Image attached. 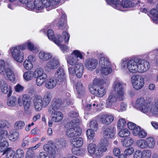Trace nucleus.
Wrapping results in <instances>:
<instances>
[{
    "instance_id": "nucleus-57",
    "label": "nucleus",
    "mask_w": 158,
    "mask_h": 158,
    "mask_svg": "<svg viewBox=\"0 0 158 158\" xmlns=\"http://www.w3.org/2000/svg\"><path fill=\"white\" fill-rule=\"evenodd\" d=\"M15 155V152L11 150L8 149L6 151V158H14Z\"/></svg>"
},
{
    "instance_id": "nucleus-56",
    "label": "nucleus",
    "mask_w": 158,
    "mask_h": 158,
    "mask_svg": "<svg viewBox=\"0 0 158 158\" xmlns=\"http://www.w3.org/2000/svg\"><path fill=\"white\" fill-rule=\"evenodd\" d=\"M19 135V134L18 132H14L10 135V139L12 141H15L18 139Z\"/></svg>"
},
{
    "instance_id": "nucleus-23",
    "label": "nucleus",
    "mask_w": 158,
    "mask_h": 158,
    "mask_svg": "<svg viewBox=\"0 0 158 158\" xmlns=\"http://www.w3.org/2000/svg\"><path fill=\"white\" fill-rule=\"evenodd\" d=\"M62 104L61 100L59 98H56L53 100L51 105L48 110V112H51L52 110H57L61 107Z\"/></svg>"
},
{
    "instance_id": "nucleus-20",
    "label": "nucleus",
    "mask_w": 158,
    "mask_h": 158,
    "mask_svg": "<svg viewBox=\"0 0 158 158\" xmlns=\"http://www.w3.org/2000/svg\"><path fill=\"white\" fill-rule=\"evenodd\" d=\"M43 148L46 151L49 153L52 158H55L56 157L57 153L56 150L53 147L52 142L49 141L48 143L44 145Z\"/></svg>"
},
{
    "instance_id": "nucleus-63",
    "label": "nucleus",
    "mask_w": 158,
    "mask_h": 158,
    "mask_svg": "<svg viewBox=\"0 0 158 158\" xmlns=\"http://www.w3.org/2000/svg\"><path fill=\"white\" fill-rule=\"evenodd\" d=\"M62 35L65 42H68L70 38L69 34L66 31H64L63 32Z\"/></svg>"
},
{
    "instance_id": "nucleus-40",
    "label": "nucleus",
    "mask_w": 158,
    "mask_h": 158,
    "mask_svg": "<svg viewBox=\"0 0 158 158\" xmlns=\"http://www.w3.org/2000/svg\"><path fill=\"white\" fill-rule=\"evenodd\" d=\"M133 139L131 138L128 137L124 139L122 141L123 147H127L131 146L134 142Z\"/></svg>"
},
{
    "instance_id": "nucleus-27",
    "label": "nucleus",
    "mask_w": 158,
    "mask_h": 158,
    "mask_svg": "<svg viewBox=\"0 0 158 158\" xmlns=\"http://www.w3.org/2000/svg\"><path fill=\"white\" fill-rule=\"evenodd\" d=\"M106 1L108 4L111 6L115 9L122 11L124 10L122 2L121 4L119 0H106Z\"/></svg>"
},
{
    "instance_id": "nucleus-58",
    "label": "nucleus",
    "mask_w": 158,
    "mask_h": 158,
    "mask_svg": "<svg viewBox=\"0 0 158 158\" xmlns=\"http://www.w3.org/2000/svg\"><path fill=\"white\" fill-rule=\"evenodd\" d=\"M147 135V132L143 129H141L137 136L139 138L143 139L145 138Z\"/></svg>"
},
{
    "instance_id": "nucleus-4",
    "label": "nucleus",
    "mask_w": 158,
    "mask_h": 158,
    "mask_svg": "<svg viewBox=\"0 0 158 158\" xmlns=\"http://www.w3.org/2000/svg\"><path fill=\"white\" fill-rule=\"evenodd\" d=\"M80 122V121L78 119H74L66 124L65 127L69 128L65 132L68 137L72 138L81 134L82 132L81 129L78 127Z\"/></svg>"
},
{
    "instance_id": "nucleus-51",
    "label": "nucleus",
    "mask_w": 158,
    "mask_h": 158,
    "mask_svg": "<svg viewBox=\"0 0 158 158\" xmlns=\"http://www.w3.org/2000/svg\"><path fill=\"white\" fill-rule=\"evenodd\" d=\"M126 123V121L124 118H120L118 122V127L119 129L123 128L125 127Z\"/></svg>"
},
{
    "instance_id": "nucleus-3",
    "label": "nucleus",
    "mask_w": 158,
    "mask_h": 158,
    "mask_svg": "<svg viewBox=\"0 0 158 158\" xmlns=\"http://www.w3.org/2000/svg\"><path fill=\"white\" fill-rule=\"evenodd\" d=\"M26 48L30 51L34 49L33 44L29 41H27L22 45L11 47L10 51L14 59L19 63H22L23 60L24 55L20 50H24Z\"/></svg>"
},
{
    "instance_id": "nucleus-35",
    "label": "nucleus",
    "mask_w": 158,
    "mask_h": 158,
    "mask_svg": "<svg viewBox=\"0 0 158 158\" xmlns=\"http://www.w3.org/2000/svg\"><path fill=\"white\" fill-rule=\"evenodd\" d=\"M65 144V142L64 141L57 139L55 140L54 143H52V145L53 147H54L56 152L58 149L64 146Z\"/></svg>"
},
{
    "instance_id": "nucleus-11",
    "label": "nucleus",
    "mask_w": 158,
    "mask_h": 158,
    "mask_svg": "<svg viewBox=\"0 0 158 158\" xmlns=\"http://www.w3.org/2000/svg\"><path fill=\"white\" fill-rule=\"evenodd\" d=\"M78 58L81 59L83 58L82 54L78 50H74L71 55L67 58V62L68 64L71 65H75L78 63Z\"/></svg>"
},
{
    "instance_id": "nucleus-2",
    "label": "nucleus",
    "mask_w": 158,
    "mask_h": 158,
    "mask_svg": "<svg viewBox=\"0 0 158 158\" xmlns=\"http://www.w3.org/2000/svg\"><path fill=\"white\" fill-rule=\"evenodd\" d=\"M23 79L26 81H30L34 77L36 78V84L38 86L43 85L46 81L47 75L45 73L44 69L41 68L36 69L34 72L28 71L25 72L23 74Z\"/></svg>"
},
{
    "instance_id": "nucleus-32",
    "label": "nucleus",
    "mask_w": 158,
    "mask_h": 158,
    "mask_svg": "<svg viewBox=\"0 0 158 158\" xmlns=\"http://www.w3.org/2000/svg\"><path fill=\"white\" fill-rule=\"evenodd\" d=\"M52 96V94L49 92H46L44 94L43 99L44 107H46L51 101Z\"/></svg>"
},
{
    "instance_id": "nucleus-16",
    "label": "nucleus",
    "mask_w": 158,
    "mask_h": 158,
    "mask_svg": "<svg viewBox=\"0 0 158 158\" xmlns=\"http://www.w3.org/2000/svg\"><path fill=\"white\" fill-rule=\"evenodd\" d=\"M97 60L94 58H89L85 60V66L88 70L92 71L95 69L98 64Z\"/></svg>"
},
{
    "instance_id": "nucleus-6",
    "label": "nucleus",
    "mask_w": 158,
    "mask_h": 158,
    "mask_svg": "<svg viewBox=\"0 0 158 158\" xmlns=\"http://www.w3.org/2000/svg\"><path fill=\"white\" fill-rule=\"evenodd\" d=\"M113 87L114 91L117 93L119 100H123L125 98L124 89L123 82L119 79L117 78L113 82Z\"/></svg>"
},
{
    "instance_id": "nucleus-9",
    "label": "nucleus",
    "mask_w": 158,
    "mask_h": 158,
    "mask_svg": "<svg viewBox=\"0 0 158 158\" xmlns=\"http://www.w3.org/2000/svg\"><path fill=\"white\" fill-rule=\"evenodd\" d=\"M132 84L134 88L137 90H139L143 86L144 79L141 76L137 74L133 75L131 78Z\"/></svg>"
},
{
    "instance_id": "nucleus-60",
    "label": "nucleus",
    "mask_w": 158,
    "mask_h": 158,
    "mask_svg": "<svg viewBox=\"0 0 158 158\" xmlns=\"http://www.w3.org/2000/svg\"><path fill=\"white\" fill-rule=\"evenodd\" d=\"M134 149L133 147H130L126 149L124 153L126 155H131L134 152Z\"/></svg>"
},
{
    "instance_id": "nucleus-39",
    "label": "nucleus",
    "mask_w": 158,
    "mask_h": 158,
    "mask_svg": "<svg viewBox=\"0 0 158 158\" xmlns=\"http://www.w3.org/2000/svg\"><path fill=\"white\" fill-rule=\"evenodd\" d=\"M8 145V143L6 141H3L1 143H0V153L3 152L2 155H4L6 153V151Z\"/></svg>"
},
{
    "instance_id": "nucleus-47",
    "label": "nucleus",
    "mask_w": 158,
    "mask_h": 158,
    "mask_svg": "<svg viewBox=\"0 0 158 158\" xmlns=\"http://www.w3.org/2000/svg\"><path fill=\"white\" fill-rule=\"evenodd\" d=\"M89 126L91 129L95 131H97L98 128V123L95 120H92L90 122Z\"/></svg>"
},
{
    "instance_id": "nucleus-61",
    "label": "nucleus",
    "mask_w": 158,
    "mask_h": 158,
    "mask_svg": "<svg viewBox=\"0 0 158 158\" xmlns=\"http://www.w3.org/2000/svg\"><path fill=\"white\" fill-rule=\"evenodd\" d=\"M142 152L140 150H136L134 154V158H142Z\"/></svg>"
},
{
    "instance_id": "nucleus-36",
    "label": "nucleus",
    "mask_w": 158,
    "mask_h": 158,
    "mask_svg": "<svg viewBox=\"0 0 158 158\" xmlns=\"http://www.w3.org/2000/svg\"><path fill=\"white\" fill-rule=\"evenodd\" d=\"M147 148H153L155 144V140L154 138L152 137H149L146 139Z\"/></svg>"
},
{
    "instance_id": "nucleus-13",
    "label": "nucleus",
    "mask_w": 158,
    "mask_h": 158,
    "mask_svg": "<svg viewBox=\"0 0 158 158\" xmlns=\"http://www.w3.org/2000/svg\"><path fill=\"white\" fill-rule=\"evenodd\" d=\"M89 89L92 94L100 97L104 96L106 92V89L101 86L93 85L92 86H89Z\"/></svg>"
},
{
    "instance_id": "nucleus-18",
    "label": "nucleus",
    "mask_w": 158,
    "mask_h": 158,
    "mask_svg": "<svg viewBox=\"0 0 158 158\" xmlns=\"http://www.w3.org/2000/svg\"><path fill=\"white\" fill-rule=\"evenodd\" d=\"M47 35L48 39L53 41L57 45H59L63 41V39L61 35H59L54 38V32L51 29L48 30Z\"/></svg>"
},
{
    "instance_id": "nucleus-43",
    "label": "nucleus",
    "mask_w": 158,
    "mask_h": 158,
    "mask_svg": "<svg viewBox=\"0 0 158 158\" xmlns=\"http://www.w3.org/2000/svg\"><path fill=\"white\" fill-rule=\"evenodd\" d=\"M136 144L139 148L141 149H144L147 148L146 140L139 139L136 141Z\"/></svg>"
},
{
    "instance_id": "nucleus-17",
    "label": "nucleus",
    "mask_w": 158,
    "mask_h": 158,
    "mask_svg": "<svg viewBox=\"0 0 158 158\" xmlns=\"http://www.w3.org/2000/svg\"><path fill=\"white\" fill-rule=\"evenodd\" d=\"M147 110L145 113L150 116H158V102L154 104L149 103Z\"/></svg>"
},
{
    "instance_id": "nucleus-37",
    "label": "nucleus",
    "mask_w": 158,
    "mask_h": 158,
    "mask_svg": "<svg viewBox=\"0 0 158 158\" xmlns=\"http://www.w3.org/2000/svg\"><path fill=\"white\" fill-rule=\"evenodd\" d=\"M112 70L111 65L101 67L100 68L101 73L102 75H107L110 73Z\"/></svg>"
},
{
    "instance_id": "nucleus-59",
    "label": "nucleus",
    "mask_w": 158,
    "mask_h": 158,
    "mask_svg": "<svg viewBox=\"0 0 158 158\" xmlns=\"http://www.w3.org/2000/svg\"><path fill=\"white\" fill-rule=\"evenodd\" d=\"M7 135L8 132L6 130L2 129L0 130V138L2 139L6 137Z\"/></svg>"
},
{
    "instance_id": "nucleus-22",
    "label": "nucleus",
    "mask_w": 158,
    "mask_h": 158,
    "mask_svg": "<svg viewBox=\"0 0 158 158\" xmlns=\"http://www.w3.org/2000/svg\"><path fill=\"white\" fill-rule=\"evenodd\" d=\"M34 105L36 111L41 110L43 107H44L43 99L41 96H36L34 99Z\"/></svg>"
},
{
    "instance_id": "nucleus-54",
    "label": "nucleus",
    "mask_w": 158,
    "mask_h": 158,
    "mask_svg": "<svg viewBox=\"0 0 158 158\" xmlns=\"http://www.w3.org/2000/svg\"><path fill=\"white\" fill-rule=\"evenodd\" d=\"M16 154L17 158H23L24 152L23 150L21 149H18L16 151Z\"/></svg>"
},
{
    "instance_id": "nucleus-62",
    "label": "nucleus",
    "mask_w": 158,
    "mask_h": 158,
    "mask_svg": "<svg viewBox=\"0 0 158 158\" xmlns=\"http://www.w3.org/2000/svg\"><path fill=\"white\" fill-rule=\"evenodd\" d=\"M9 124V122L6 120H0V129L5 128Z\"/></svg>"
},
{
    "instance_id": "nucleus-21",
    "label": "nucleus",
    "mask_w": 158,
    "mask_h": 158,
    "mask_svg": "<svg viewBox=\"0 0 158 158\" xmlns=\"http://www.w3.org/2000/svg\"><path fill=\"white\" fill-rule=\"evenodd\" d=\"M22 101L24 113L27 115L30 114L31 113V111L30 110V108L31 105L30 101L27 98V95H23Z\"/></svg>"
},
{
    "instance_id": "nucleus-14",
    "label": "nucleus",
    "mask_w": 158,
    "mask_h": 158,
    "mask_svg": "<svg viewBox=\"0 0 158 158\" xmlns=\"http://www.w3.org/2000/svg\"><path fill=\"white\" fill-rule=\"evenodd\" d=\"M98 118L100 123L106 125H110L114 120V116L111 114H100L98 116Z\"/></svg>"
},
{
    "instance_id": "nucleus-28",
    "label": "nucleus",
    "mask_w": 158,
    "mask_h": 158,
    "mask_svg": "<svg viewBox=\"0 0 158 158\" xmlns=\"http://www.w3.org/2000/svg\"><path fill=\"white\" fill-rule=\"evenodd\" d=\"M70 143L74 147L80 148L83 144V140L81 137L73 138L71 139Z\"/></svg>"
},
{
    "instance_id": "nucleus-52",
    "label": "nucleus",
    "mask_w": 158,
    "mask_h": 158,
    "mask_svg": "<svg viewBox=\"0 0 158 158\" xmlns=\"http://www.w3.org/2000/svg\"><path fill=\"white\" fill-rule=\"evenodd\" d=\"M142 158H150L151 156V152L148 150H145L142 152Z\"/></svg>"
},
{
    "instance_id": "nucleus-1",
    "label": "nucleus",
    "mask_w": 158,
    "mask_h": 158,
    "mask_svg": "<svg viewBox=\"0 0 158 158\" xmlns=\"http://www.w3.org/2000/svg\"><path fill=\"white\" fill-rule=\"evenodd\" d=\"M120 64L123 70L132 73H143L147 71L150 68L148 61L138 58L129 60L124 58L121 60Z\"/></svg>"
},
{
    "instance_id": "nucleus-64",
    "label": "nucleus",
    "mask_w": 158,
    "mask_h": 158,
    "mask_svg": "<svg viewBox=\"0 0 158 158\" xmlns=\"http://www.w3.org/2000/svg\"><path fill=\"white\" fill-rule=\"evenodd\" d=\"M141 129L139 126L136 127L133 130V134L134 136H137Z\"/></svg>"
},
{
    "instance_id": "nucleus-5",
    "label": "nucleus",
    "mask_w": 158,
    "mask_h": 158,
    "mask_svg": "<svg viewBox=\"0 0 158 158\" xmlns=\"http://www.w3.org/2000/svg\"><path fill=\"white\" fill-rule=\"evenodd\" d=\"M87 150L89 154L93 158H100L103 155L102 153L107 150L105 146L96 145L94 143H91L87 146Z\"/></svg>"
},
{
    "instance_id": "nucleus-8",
    "label": "nucleus",
    "mask_w": 158,
    "mask_h": 158,
    "mask_svg": "<svg viewBox=\"0 0 158 158\" xmlns=\"http://www.w3.org/2000/svg\"><path fill=\"white\" fill-rule=\"evenodd\" d=\"M0 73L6 74L7 78L11 81H14L15 75L14 72L10 68H5V63L3 60H0Z\"/></svg>"
},
{
    "instance_id": "nucleus-15",
    "label": "nucleus",
    "mask_w": 158,
    "mask_h": 158,
    "mask_svg": "<svg viewBox=\"0 0 158 158\" xmlns=\"http://www.w3.org/2000/svg\"><path fill=\"white\" fill-rule=\"evenodd\" d=\"M60 65L59 60L56 58H52L46 64L44 69L45 71H49L52 69H56Z\"/></svg>"
},
{
    "instance_id": "nucleus-29",
    "label": "nucleus",
    "mask_w": 158,
    "mask_h": 158,
    "mask_svg": "<svg viewBox=\"0 0 158 158\" xmlns=\"http://www.w3.org/2000/svg\"><path fill=\"white\" fill-rule=\"evenodd\" d=\"M60 0H45L44 4L46 7H50L51 9L56 8L60 3Z\"/></svg>"
},
{
    "instance_id": "nucleus-30",
    "label": "nucleus",
    "mask_w": 158,
    "mask_h": 158,
    "mask_svg": "<svg viewBox=\"0 0 158 158\" xmlns=\"http://www.w3.org/2000/svg\"><path fill=\"white\" fill-rule=\"evenodd\" d=\"M57 84L58 82L57 79L54 77H52L46 81L45 86L48 89H52L55 87Z\"/></svg>"
},
{
    "instance_id": "nucleus-53",
    "label": "nucleus",
    "mask_w": 158,
    "mask_h": 158,
    "mask_svg": "<svg viewBox=\"0 0 158 158\" xmlns=\"http://www.w3.org/2000/svg\"><path fill=\"white\" fill-rule=\"evenodd\" d=\"M86 135L88 139H92L94 136L95 133L92 130L89 129L86 131Z\"/></svg>"
},
{
    "instance_id": "nucleus-24",
    "label": "nucleus",
    "mask_w": 158,
    "mask_h": 158,
    "mask_svg": "<svg viewBox=\"0 0 158 158\" xmlns=\"http://www.w3.org/2000/svg\"><path fill=\"white\" fill-rule=\"evenodd\" d=\"M116 130L114 128L108 127L106 128L103 132V137L105 139L113 138L115 134Z\"/></svg>"
},
{
    "instance_id": "nucleus-26",
    "label": "nucleus",
    "mask_w": 158,
    "mask_h": 158,
    "mask_svg": "<svg viewBox=\"0 0 158 158\" xmlns=\"http://www.w3.org/2000/svg\"><path fill=\"white\" fill-rule=\"evenodd\" d=\"M52 115L53 121L54 122H59L63 118V114L60 111L57 110H52L51 112H48Z\"/></svg>"
},
{
    "instance_id": "nucleus-55",
    "label": "nucleus",
    "mask_w": 158,
    "mask_h": 158,
    "mask_svg": "<svg viewBox=\"0 0 158 158\" xmlns=\"http://www.w3.org/2000/svg\"><path fill=\"white\" fill-rule=\"evenodd\" d=\"M137 4L139 5V6H141L140 10L142 12L147 14H148V9L145 7H143L145 5L143 3L141 2L140 1H138V3Z\"/></svg>"
},
{
    "instance_id": "nucleus-42",
    "label": "nucleus",
    "mask_w": 158,
    "mask_h": 158,
    "mask_svg": "<svg viewBox=\"0 0 158 158\" xmlns=\"http://www.w3.org/2000/svg\"><path fill=\"white\" fill-rule=\"evenodd\" d=\"M17 103V98L14 96L10 97L7 101V105L9 106H15Z\"/></svg>"
},
{
    "instance_id": "nucleus-19",
    "label": "nucleus",
    "mask_w": 158,
    "mask_h": 158,
    "mask_svg": "<svg viewBox=\"0 0 158 158\" xmlns=\"http://www.w3.org/2000/svg\"><path fill=\"white\" fill-rule=\"evenodd\" d=\"M0 88L2 92L4 94H7L8 97H10L12 93V89L10 86H8L6 82L4 80L0 81Z\"/></svg>"
},
{
    "instance_id": "nucleus-34",
    "label": "nucleus",
    "mask_w": 158,
    "mask_h": 158,
    "mask_svg": "<svg viewBox=\"0 0 158 158\" xmlns=\"http://www.w3.org/2000/svg\"><path fill=\"white\" fill-rule=\"evenodd\" d=\"M99 64L101 67L111 65L108 59L106 56L102 57L100 58Z\"/></svg>"
},
{
    "instance_id": "nucleus-44",
    "label": "nucleus",
    "mask_w": 158,
    "mask_h": 158,
    "mask_svg": "<svg viewBox=\"0 0 158 158\" xmlns=\"http://www.w3.org/2000/svg\"><path fill=\"white\" fill-rule=\"evenodd\" d=\"M76 88L77 93L81 95L84 94L85 90L83 88L82 83L80 81L77 82L76 85Z\"/></svg>"
},
{
    "instance_id": "nucleus-25",
    "label": "nucleus",
    "mask_w": 158,
    "mask_h": 158,
    "mask_svg": "<svg viewBox=\"0 0 158 158\" xmlns=\"http://www.w3.org/2000/svg\"><path fill=\"white\" fill-rule=\"evenodd\" d=\"M117 100V97L116 95L113 93L110 94L106 101V106L107 108H113V106Z\"/></svg>"
},
{
    "instance_id": "nucleus-33",
    "label": "nucleus",
    "mask_w": 158,
    "mask_h": 158,
    "mask_svg": "<svg viewBox=\"0 0 158 158\" xmlns=\"http://www.w3.org/2000/svg\"><path fill=\"white\" fill-rule=\"evenodd\" d=\"M66 23V16L64 14H62L59 21L57 24V26L60 29H63L65 27Z\"/></svg>"
},
{
    "instance_id": "nucleus-12",
    "label": "nucleus",
    "mask_w": 158,
    "mask_h": 158,
    "mask_svg": "<svg viewBox=\"0 0 158 158\" xmlns=\"http://www.w3.org/2000/svg\"><path fill=\"white\" fill-rule=\"evenodd\" d=\"M55 75L57 77L58 84L62 85L66 88L67 87V81L64 69L62 68H59L56 73Z\"/></svg>"
},
{
    "instance_id": "nucleus-49",
    "label": "nucleus",
    "mask_w": 158,
    "mask_h": 158,
    "mask_svg": "<svg viewBox=\"0 0 158 158\" xmlns=\"http://www.w3.org/2000/svg\"><path fill=\"white\" fill-rule=\"evenodd\" d=\"M24 68L27 70H30L33 67V64L31 62L28 60H25L23 63Z\"/></svg>"
},
{
    "instance_id": "nucleus-10",
    "label": "nucleus",
    "mask_w": 158,
    "mask_h": 158,
    "mask_svg": "<svg viewBox=\"0 0 158 158\" xmlns=\"http://www.w3.org/2000/svg\"><path fill=\"white\" fill-rule=\"evenodd\" d=\"M149 102L143 97H140L136 100L134 106L141 111L146 113Z\"/></svg>"
},
{
    "instance_id": "nucleus-46",
    "label": "nucleus",
    "mask_w": 158,
    "mask_h": 158,
    "mask_svg": "<svg viewBox=\"0 0 158 158\" xmlns=\"http://www.w3.org/2000/svg\"><path fill=\"white\" fill-rule=\"evenodd\" d=\"M127 107V104L123 102H122L120 104V107L118 108L116 106H113V109H114L118 111V112H122L125 110Z\"/></svg>"
},
{
    "instance_id": "nucleus-50",
    "label": "nucleus",
    "mask_w": 158,
    "mask_h": 158,
    "mask_svg": "<svg viewBox=\"0 0 158 158\" xmlns=\"http://www.w3.org/2000/svg\"><path fill=\"white\" fill-rule=\"evenodd\" d=\"M72 151L73 153L77 156H81L83 154L82 150L79 148L73 147Z\"/></svg>"
},
{
    "instance_id": "nucleus-41",
    "label": "nucleus",
    "mask_w": 158,
    "mask_h": 158,
    "mask_svg": "<svg viewBox=\"0 0 158 158\" xmlns=\"http://www.w3.org/2000/svg\"><path fill=\"white\" fill-rule=\"evenodd\" d=\"M150 13L153 16L152 19L154 22L156 23H158V11L156 9H152L150 10Z\"/></svg>"
},
{
    "instance_id": "nucleus-7",
    "label": "nucleus",
    "mask_w": 158,
    "mask_h": 158,
    "mask_svg": "<svg viewBox=\"0 0 158 158\" xmlns=\"http://www.w3.org/2000/svg\"><path fill=\"white\" fill-rule=\"evenodd\" d=\"M84 66L81 63H78L74 66L69 67V73L72 75H75L78 78L82 77L84 73Z\"/></svg>"
},
{
    "instance_id": "nucleus-45",
    "label": "nucleus",
    "mask_w": 158,
    "mask_h": 158,
    "mask_svg": "<svg viewBox=\"0 0 158 158\" xmlns=\"http://www.w3.org/2000/svg\"><path fill=\"white\" fill-rule=\"evenodd\" d=\"M25 126L24 122L22 121H18L16 122L15 124V127L17 130L22 129Z\"/></svg>"
},
{
    "instance_id": "nucleus-38",
    "label": "nucleus",
    "mask_w": 158,
    "mask_h": 158,
    "mask_svg": "<svg viewBox=\"0 0 158 158\" xmlns=\"http://www.w3.org/2000/svg\"><path fill=\"white\" fill-rule=\"evenodd\" d=\"M98 106H100L99 101H96L90 104H87L85 106V109L86 110H89L94 109Z\"/></svg>"
},
{
    "instance_id": "nucleus-31",
    "label": "nucleus",
    "mask_w": 158,
    "mask_h": 158,
    "mask_svg": "<svg viewBox=\"0 0 158 158\" xmlns=\"http://www.w3.org/2000/svg\"><path fill=\"white\" fill-rule=\"evenodd\" d=\"M52 54L49 52L44 51H40L39 53V57L41 60L47 61L52 57Z\"/></svg>"
},
{
    "instance_id": "nucleus-48",
    "label": "nucleus",
    "mask_w": 158,
    "mask_h": 158,
    "mask_svg": "<svg viewBox=\"0 0 158 158\" xmlns=\"http://www.w3.org/2000/svg\"><path fill=\"white\" fill-rule=\"evenodd\" d=\"M118 134L120 137H125L130 135V132L127 129H125L120 130Z\"/></svg>"
}]
</instances>
